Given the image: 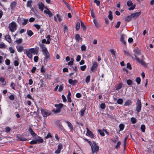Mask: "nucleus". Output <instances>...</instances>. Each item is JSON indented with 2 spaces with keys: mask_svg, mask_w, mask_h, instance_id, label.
<instances>
[{
  "mask_svg": "<svg viewBox=\"0 0 154 154\" xmlns=\"http://www.w3.org/2000/svg\"><path fill=\"white\" fill-rule=\"evenodd\" d=\"M86 68V65H84L81 66L80 68L81 70L82 71H84L85 70V69Z\"/></svg>",
  "mask_w": 154,
  "mask_h": 154,
  "instance_id": "obj_62",
  "label": "nucleus"
},
{
  "mask_svg": "<svg viewBox=\"0 0 154 154\" xmlns=\"http://www.w3.org/2000/svg\"><path fill=\"white\" fill-rule=\"evenodd\" d=\"M123 100L121 98H119L118 99L117 101V102L118 104H122V103Z\"/></svg>",
  "mask_w": 154,
  "mask_h": 154,
  "instance_id": "obj_39",
  "label": "nucleus"
},
{
  "mask_svg": "<svg viewBox=\"0 0 154 154\" xmlns=\"http://www.w3.org/2000/svg\"><path fill=\"white\" fill-rule=\"evenodd\" d=\"M127 4L128 6L129 7L132 5L133 3L131 0H129L127 2Z\"/></svg>",
  "mask_w": 154,
  "mask_h": 154,
  "instance_id": "obj_43",
  "label": "nucleus"
},
{
  "mask_svg": "<svg viewBox=\"0 0 154 154\" xmlns=\"http://www.w3.org/2000/svg\"><path fill=\"white\" fill-rule=\"evenodd\" d=\"M87 133L86 134H87L89 136L91 137L92 138H93L94 137V135L92 134V132L89 130V129L88 128H87Z\"/></svg>",
  "mask_w": 154,
  "mask_h": 154,
  "instance_id": "obj_11",
  "label": "nucleus"
},
{
  "mask_svg": "<svg viewBox=\"0 0 154 154\" xmlns=\"http://www.w3.org/2000/svg\"><path fill=\"white\" fill-rule=\"evenodd\" d=\"M131 121L133 124H135L137 120L136 118L134 117H132L131 118Z\"/></svg>",
  "mask_w": 154,
  "mask_h": 154,
  "instance_id": "obj_35",
  "label": "nucleus"
},
{
  "mask_svg": "<svg viewBox=\"0 0 154 154\" xmlns=\"http://www.w3.org/2000/svg\"><path fill=\"white\" fill-rule=\"evenodd\" d=\"M80 27V23L79 22H77L76 24L75 28L76 30L78 31L79 28Z\"/></svg>",
  "mask_w": 154,
  "mask_h": 154,
  "instance_id": "obj_34",
  "label": "nucleus"
},
{
  "mask_svg": "<svg viewBox=\"0 0 154 154\" xmlns=\"http://www.w3.org/2000/svg\"><path fill=\"white\" fill-rule=\"evenodd\" d=\"M88 143L90 145L92 154H97L99 149V146L94 141H93V143L90 141H88Z\"/></svg>",
  "mask_w": 154,
  "mask_h": 154,
  "instance_id": "obj_3",
  "label": "nucleus"
},
{
  "mask_svg": "<svg viewBox=\"0 0 154 154\" xmlns=\"http://www.w3.org/2000/svg\"><path fill=\"white\" fill-rule=\"evenodd\" d=\"M17 26L16 23L13 21L9 24L8 28L10 31L13 32L16 30Z\"/></svg>",
  "mask_w": 154,
  "mask_h": 154,
  "instance_id": "obj_4",
  "label": "nucleus"
},
{
  "mask_svg": "<svg viewBox=\"0 0 154 154\" xmlns=\"http://www.w3.org/2000/svg\"><path fill=\"white\" fill-rule=\"evenodd\" d=\"M44 12L45 14H48L50 17H51L53 16V13H54L50 11L48 8H47V10H45Z\"/></svg>",
  "mask_w": 154,
  "mask_h": 154,
  "instance_id": "obj_10",
  "label": "nucleus"
},
{
  "mask_svg": "<svg viewBox=\"0 0 154 154\" xmlns=\"http://www.w3.org/2000/svg\"><path fill=\"white\" fill-rule=\"evenodd\" d=\"M63 104L59 103L58 104H55V106L61 110V109L63 107Z\"/></svg>",
  "mask_w": 154,
  "mask_h": 154,
  "instance_id": "obj_25",
  "label": "nucleus"
},
{
  "mask_svg": "<svg viewBox=\"0 0 154 154\" xmlns=\"http://www.w3.org/2000/svg\"><path fill=\"white\" fill-rule=\"evenodd\" d=\"M0 81L2 82L3 85H5L6 84V82L5 81L4 78L2 77L0 78Z\"/></svg>",
  "mask_w": 154,
  "mask_h": 154,
  "instance_id": "obj_37",
  "label": "nucleus"
},
{
  "mask_svg": "<svg viewBox=\"0 0 154 154\" xmlns=\"http://www.w3.org/2000/svg\"><path fill=\"white\" fill-rule=\"evenodd\" d=\"M98 131L99 132L100 134L102 136H104L105 135V134L104 133V131L103 130V131L100 130H98Z\"/></svg>",
  "mask_w": 154,
  "mask_h": 154,
  "instance_id": "obj_45",
  "label": "nucleus"
},
{
  "mask_svg": "<svg viewBox=\"0 0 154 154\" xmlns=\"http://www.w3.org/2000/svg\"><path fill=\"white\" fill-rule=\"evenodd\" d=\"M36 140V141H37V142H38V143H42L43 141V139L39 136L37 137Z\"/></svg>",
  "mask_w": 154,
  "mask_h": 154,
  "instance_id": "obj_17",
  "label": "nucleus"
},
{
  "mask_svg": "<svg viewBox=\"0 0 154 154\" xmlns=\"http://www.w3.org/2000/svg\"><path fill=\"white\" fill-rule=\"evenodd\" d=\"M122 86V84L121 83H119V85H117L116 87V89L117 90H118L120 89Z\"/></svg>",
  "mask_w": 154,
  "mask_h": 154,
  "instance_id": "obj_31",
  "label": "nucleus"
},
{
  "mask_svg": "<svg viewBox=\"0 0 154 154\" xmlns=\"http://www.w3.org/2000/svg\"><path fill=\"white\" fill-rule=\"evenodd\" d=\"M40 82L41 83L40 84V87H42L44 85V82L42 79H41L40 81Z\"/></svg>",
  "mask_w": 154,
  "mask_h": 154,
  "instance_id": "obj_50",
  "label": "nucleus"
},
{
  "mask_svg": "<svg viewBox=\"0 0 154 154\" xmlns=\"http://www.w3.org/2000/svg\"><path fill=\"white\" fill-rule=\"evenodd\" d=\"M86 49V47L85 45H82L81 47V49L82 51H85Z\"/></svg>",
  "mask_w": 154,
  "mask_h": 154,
  "instance_id": "obj_51",
  "label": "nucleus"
},
{
  "mask_svg": "<svg viewBox=\"0 0 154 154\" xmlns=\"http://www.w3.org/2000/svg\"><path fill=\"white\" fill-rule=\"evenodd\" d=\"M38 50L39 48L38 47L30 48L28 50H26L25 54L29 58H32V54L37 55L38 52Z\"/></svg>",
  "mask_w": 154,
  "mask_h": 154,
  "instance_id": "obj_1",
  "label": "nucleus"
},
{
  "mask_svg": "<svg viewBox=\"0 0 154 154\" xmlns=\"http://www.w3.org/2000/svg\"><path fill=\"white\" fill-rule=\"evenodd\" d=\"M40 47L42 49V51L43 53V54L45 56V62L47 63L48 60L50 59V54L47 50L46 48L44 46L43 44H40Z\"/></svg>",
  "mask_w": 154,
  "mask_h": 154,
  "instance_id": "obj_2",
  "label": "nucleus"
},
{
  "mask_svg": "<svg viewBox=\"0 0 154 154\" xmlns=\"http://www.w3.org/2000/svg\"><path fill=\"white\" fill-rule=\"evenodd\" d=\"M63 148V146L61 144H59L58 146L57 149L61 151V149Z\"/></svg>",
  "mask_w": 154,
  "mask_h": 154,
  "instance_id": "obj_54",
  "label": "nucleus"
},
{
  "mask_svg": "<svg viewBox=\"0 0 154 154\" xmlns=\"http://www.w3.org/2000/svg\"><path fill=\"white\" fill-rule=\"evenodd\" d=\"M127 67L129 69H132L131 65L129 63H128L127 64Z\"/></svg>",
  "mask_w": 154,
  "mask_h": 154,
  "instance_id": "obj_61",
  "label": "nucleus"
},
{
  "mask_svg": "<svg viewBox=\"0 0 154 154\" xmlns=\"http://www.w3.org/2000/svg\"><path fill=\"white\" fill-rule=\"evenodd\" d=\"M128 135L125 138L124 142V147L125 149L126 144V140L128 138Z\"/></svg>",
  "mask_w": 154,
  "mask_h": 154,
  "instance_id": "obj_33",
  "label": "nucleus"
},
{
  "mask_svg": "<svg viewBox=\"0 0 154 154\" xmlns=\"http://www.w3.org/2000/svg\"><path fill=\"white\" fill-rule=\"evenodd\" d=\"M58 126L60 129L61 130H63L64 129L63 127L61 124H58Z\"/></svg>",
  "mask_w": 154,
  "mask_h": 154,
  "instance_id": "obj_55",
  "label": "nucleus"
},
{
  "mask_svg": "<svg viewBox=\"0 0 154 154\" xmlns=\"http://www.w3.org/2000/svg\"><path fill=\"white\" fill-rule=\"evenodd\" d=\"M38 8L41 10L42 11L43 10V8L44 7V5L42 2H39L38 4Z\"/></svg>",
  "mask_w": 154,
  "mask_h": 154,
  "instance_id": "obj_14",
  "label": "nucleus"
},
{
  "mask_svg": "<svg viewBox=\"0 0 154 154\" xmlns=\"http://www.w3.org/2000/svg\"><path fill=\"white\" fill-rule=\"evenodd\" d=\"M94 3H96L97 5L98 6L100 5V1L99 0H94Z\"/></svg>",
  "mask_w": 154,
  "mask_h": 154,
  "instance_id": "obj_63",
  "label": "nucleus"
},
{
  "mask_svg": "<svg viewBox=\"0 0 154 154\" xmlns=\"http://www.w3.org/2000/svg\"><path fill=\"white\" fill-rule=\"evenodd\" d=\"M132 103V102L130 100H128L125 102L124 104V106H129Z\"/></svg>",
  "mask_w": 154,
  "mask_h": 154,
  "instance_id": "obj_21",
  "label": "nucleus"
},
{
  "mask_svg": "<svg viewBox=\"0 0 154 154\" xmlns=\"http://www.w3.org/2000/svg\"><path fill=\"white\" fill-rule=\"evenodd\" d=\"M28 19H24V21L22 23V25H26L28 23Z\"/></svg>",
  "mask_w": 154,
  "mask_h": 154,
  "instance_id": "obj_53",
  "label": "nucleus"
},
{
  "mask_svg": "<svg viewBox=\"0 0 154 154\" xmlns=\"http://www.w3.org/2000/svg\"><path fill=\"white\" fill-rule=\"evenodd\" d=\"M98 66V65L97 62H94L91 68V70L93 72L95 70H96Z\"/></svg>",
  "mask_w": 154,
  "mask_h": 154,
  "instance_id": "obj_8",
  "label": "nucleus"
},
{
  "mask_svg": "<svg viewBox=\"0 0 154 154\" xmlns=\"http://www.w3.org/2000/svg\"><path fill=\"white\" fill-rule=\"evenodd\" d=\"M5 39L9 43H11V39L10 36L9 35H7L5 37Z\"/></svg>",
  "mask_w": 154,
  "mask_h": 154,
  "instance_id": "obj_18",
  "label": "nucleus"
},
{
  "mask_svg": "<svg viewBox=\"0 0 154 154\" xmlns=\"http://www.w3.org/2000/svg\"><path fill=\"white\" fill-rule=\"evenodd\" d=\"M140 128L143 132H145V126L144 125H142L141 126Z\"/></svg>",
  "mask_w": 154,
  "mask_h": 154,
  "instance_id": "obj_40",
  "label": "nucleus"
},
{
  "mask_svg": "<svg viewBox=\"0 0 154 154\" xmlns=\"http://www.w3.org/2000/svg\"><path fill=\"white\" fill-rule=\"evenodd\" d=\"M133 82L130 79L127 81V83L128 85H131L132 84Z\"/></svg>",
  "mask_w": 154,
  "mask_h": 154,
  "instance_id": "obj_46",
  "label": "nucleus"
},
{
  "mask_svg": "<svg viewBox=\"0 0 154 154\" xmlns=\"http://www.w3.org/2000/svg\"><path fill=\"white\" fill-rule=\"evenodd\" d=\"M81 21V27L84 30H85L86 29V27L84 25V23Z\"/></svg>",
  "mask_w": 154,
  "mask_h": 154,
  "instance_id": "obj_32",
  "label": "nucleus"
},
{
  "mask_svg": "<svg viewBox=\"0 0 154 154\" xmlns=\"http://www.w3.org/2000/svg\"><path fill=\"white\" fill-rule=\"evenodd\" d=\"M51 36L50 35H48L46 37V38L47 39V44H49L50 43V41L51 40V39L50 38Z\"/></svg>",
  "mask_w": 154,
  "mask_h": 154,
  "instance_id": "obj_29",
  "label": "nucleus"
},
{
  "mask_svg": "<svg viewBox=\"0 0 154 154\" xmlns=\"http://www.w3.org/2000/svg\"><path fill=\"white\" fill-rule=\"evenodd\" d=\"M135 4H134V5H132L131 7L129 8H128V10L130 11L133 10L135 8Z\"/></svg>",
  "mask_w": 154,
  "mask_h": 154,
  "instance_id": "obj_52",
  "label": "nucleus"
},
{
  "mask_svg": "<svg viewBox=\"0 0 154 154\" xmlns=\"http://www.w3.org/2000/svg\"><path fill=\"white\" fill-rule=\"evenodd\" d=\"M132 18L131 15L130 16H127L125 18V20L126 21L129 22L130 21Z\"/></svg>",
  "mask_w": 154,
  "mask_h": 154,
  "instance_id": "obj_30",
  "label": "nucleus"
},
{
  "mask_svg": "<svg viewBox=\"0 0 154 154\" xmlns=\"http://www.w3.org/2000/svg\"><path fill=\"white\" fill-rule=\"evenodd\" d=\"M17 3L15 2H13L11 3L10 5V7L11 8V9L12 10H13L14 9V8L16 5Z\"/></svg>",
  "mask_w": 154,
  "mask_h": 154,
  "instance_id": "obj_20",
  "label": "nucleus"
},
{
  "mask_svg": "<svg viewBox=\"0 0 154 154\" xmlns=\"http://www.w3.org/2000/svg\"><path fill=\"white\" fill-rule=\"evenodd\" d=\"M135 59L139 63L141 64L142 65L144 66H146V63L142 60L140 59L136 55L134 54Z\"/></svg>",
  "mask_w": 154,
  "mask_h": 154,
  "instance_id": "obj_7",
  "label": "nucleus"
},
{
  "mask_svg": "<svg viewBox=\"0 0 154 154\" xmlns=\"http://www.w3.org/2000/svg\"><path fill=\"white\" fill-rule=\"evenodd\" d=\"M141 13V12H137L135 13H134L131 14V15L132 17V18H136L137 17H138Z\"/></svg>",
  "mask_w": 154,
  "mask_h": 154,
  "instance_id": "obj_9",
  "label": "nucleus"
},
{
  "mask_svg": "<svg viewBox=\"0 0 154 154\" xmlns=\"http://www.w3.org/2000/svg\"><path fill=\"white\" fill-rule=\"evenodd\" d=\"M65 121L68 124V126L69 127L70 129L71 130H73V128L72 125L69 121Z\"/></svg>",
  "mask_w": 154,
  "mask_h": 154,
  "instance_id": "obj_22",
  "label": "nucleus"
},
{
  "mask_svg": "<svg viewBox=\"0 0 154 154\" xmlns=\"http://www.w3.org/2000/svg\"><path fill=\"white\" fill-rule=\"evenodd\" d=\"M100 107L102 109H104L106 108V105L105 103H102L100 104Z\"/></svg>",
  "mask_w": 154,
  "mask_h": 154,
  "instance_id": "obj_44",
  "label": "nucleus"
},
{
  "mask_svg": "<svg viewBox=\"0 0 154 154\" xmlns=\"http://www.w3.org/2000/svg\"><path fill=\"white\" fill-rule=\"evenodd\" d=\"M14 64L15 66H18L19 65V62L17 60L14 61Z\"/></svg>",
  "mask_w": 154,
  "mask_h": 154,
  "instance_id": "obj_64",
  "label": "nucleus"
},
{
  "mask_svg": "<svg viewBox=\"0 0 154 154\" xmlns=\"http://www.w3.org/2000/svg\"><path fill=\"white\" fill-rule=\"evenodd\" d=\"M17 51L21 52L23 50V47L22 46H20L17 47Z\"/></svg>",
  "mask_w": 154,
  "mask_h": 154,
  "instance_id": "obj_24",
  "label": "nucleus"
},
{
  "mask_svg": "<svg viewBox=\"0 0 154 154\" xmlns=\"http://www.w3.org/2000/svg\"><path fill=\"white\" fill-rule=\"evenodd\" d=\"M85 109H82L80 111V112L81 113L80 116H83L84 115L85 111Z\"/></svg>",
  "mask_w": 154,
  "mask_h": 154,
  "instance_id": "obj_38",
  "label": "nucleus"
},
{
  "mask_svg": "<svg viewBox=\"0 0 154 154\" xmlns=\"http://www.w3.org/2000/svg\"><path fill=\"white\" fill-rule=\"evenodd\" d=\"M136 81V82H137V84L138 85H139L140 82V77H137V78Z\"/></svg>",
  "mask_w": 154,
  "mask_h": 154,
  "instance_id": "obj_47",
  "label": "nucleus"
},
{
  "mask_svg": "<svg viewBox=\"0 0 154 154\" xmlns=\"http://www.w3.org/2000/svg\"><path fill=\"white\" fill-rule=\"evenodd\" d=\"M90 76L89 75H88L87 76L86 78L85 81L87 83H88L89 82L90 80Z\"/></svg>",
  "mask_w": 154,
  "mask_h": 154,
  "instance_id": "obj_48",
  "label": "nucleus"
},
{
  "mask_svg": "<svg viewBox=\"0 0 154 154\" xmlns=\"http://www.w3.org/2000/svg\"><path fill=\"white\" fill-rule=\"evenodd\" d=\"M75 39L78 42H79L80 40L82 39V38L80 37V35L79 34H76Z\"/></svg>",
  "mask_w": 154,
  "mask_h": 154,
  "instance_id": "obj_27",
  "label": "nucleus"
},
{
  "mask_svg": "<svg viewBox=\"0 0 154 154\" xmlns=\"http://www.w3.org/2000/svg\"><path fill=\"white\" fill-rule=\"evenodd\" d=\"M71 60L69 61L68 63V65L69 66V65H73V59L71 58Z\"/></svg>",
  "mask_w": 154,
  "mask_h": 154,
  "instance_id": "obj_58",
  "label": "nucleus"
},
{
  "mask_svg": "<svg viewBox=\"0 0 154 154\" xmlns=\"http://www.w3.org/2000/svg\"><path fill=\"white\" fill-rule=\"evenodd\" d=\"M9 50L11 53L13 54L14 53V50L13 48L12 47H9Z\"/></svg>",
  "mask_w": 154,
  "mask_h": 154,
  "instance_id": "obj_56",
  "label": "nucleus"
},
{
  "mask_svg": "<svg viewBox=\"0 0 154 154\" xmlns=\"http://www.w3.org/2000/svg\"><path fill=\"white\" fill-rule=\"evenodd\" d=\"M34 26L38 30L40 28V26L39 25L35 24Z\"/></svg>",
  "mask_w": 154,
  "mask_h": 154,
  "instance_id": "obj_59",
  "label": "nucleus"
},
{
  "mask_svg": "<svg viewBox=\"0 0 154 154\" xmlns=\"http://www.w3.org/2000/svg\"><path fill=\"white\" fill-rule=\"evenodd\" d=\"M5 63L6 65H9L10 64V61L9 60L7 59L5 61Z\"/></svg>",
  "mask_w": 154,
  "mask_h": 154,
  "instance_id": "obj_57",
  "label": "nucleus"
},
{
  "mask_svg": "<svg viewBox=\"0 0 154 154\" xmlns=\"http://www.w3.org/2000/svg\"><path fill=\"white\" fill-rule=\"evenodd\" d=\"M63 85H60L59 86V88L58 89L59 91L61 92L62 91V90L63 89Z\"/></svg>",
  "mask_w": 154,
  "mask_h": 154,
  "instance_id": "obj_49",
  "label": "nucleus"
},
{
  "mask_svg": "<svg viewBox=\"0 0 154 154\" xmlns=\"http://www.w3.org/2000/svg\"><path fill=\"white\" fill-rule=\"evenodd\" d=\"M38 57L37 56H35L34 57V60L35 62H38Z\"/></svg>",
  "mask_w": 154,
  "mask_h": 154,
  "instance_id": "obj_60",
  "label": "nucleus"
},
{
  "mask_svg": "<svg viewBox=\"0 0 154 154\" xmlns=\"http://www.w3.org/2000/svg\"><path fill=\"white\" fill-rule=\"evenodd\" d=\"M17 137L18 139L20 141H25L26 140V139L23 137L21 135H17Z\"/></svg>",
  "mask_w": 154,
  "mask_h": 154,
  "instance_id": "obj_13",
  "label": "nucleus"
},
{
  "mask_svg": "<svg viewBox=\"0 0 154 154\" xmlns=\"http://www.w3.org/2000/svg\"><path fill=\"white\" fill-rule=\"evenodd\" d=\"M108 17L110 20H112L113 18L112 12L110 11H109V15H108Z\"/></svg>",
  "mask_w": 154,
  "mask_h": 154,
  "instance_id": "obj_28",
  "label": "nucleus"
},
{
  "mask_svg": "<svg viewBox=\"0 0 154 154\" xmlns=\"http://www.w3.org/2000/svg\"><path fill=\"white\" fill-rule=\"evenodd\" d=\"M93 22L96 27L97 28H99L100 27V24L95 19H94L93 20Z\"/></svg>",
  "mask_w": 154,
  "mask_h": 154,
  "instance_id": "obj_23",
  "label": "nucleus"
},
{
  "mask_svg": "<svg viewBox=\"0 0 154 154\" xmlns=\"http://www.w3.org/2000/svg\"><path fill=\"white\" fill-rule=\"evenodd\" d=\"M119 127L120 128V131H122L124 128V125L123 124H121L119 125Z\"/></svg>",
  "mask_w": 154,
  "mask_h": 154,
  "instance_id": "obj_41",
  "label": "nucleus"
},
{
  "mask_svg": "<svg viewBox=\"0 0 154 154\" xmlns=\"http://www.w3.org/2000/svg\"><path fill=\"white\" fill-rule=\"evenodd\" d=\"M41 113L44 117H46L51 114V112L47 109H41Z\"/></svg>",
  "mask_w": 154,
  "mask_h": 154,
  "instance_id": "obj_5",
  "label": "nucleus"
},
{
  "mask_svg": "<svg viewBox=\"0 0 154 154\" xmlns=\"http://www.w3.org/2000/svg\"><path fill=\"white\" fill-rule=\"evenodd\" d=\"M27 33L29 36L30 37L33 34V32L30 30H28L27 31Z\"/></svg>",
  "mask_w": 154,
  "mask_h": 154,
  "instance_id": "obj_26",
  "label": "nucleus"
},
{
  "mask_svg": "<svg viewBox=\"0 0 154 154\" xmlns=\"http://www.w3.org/2000/svg\"><path fill=\"white\" fill-rule=\"evenodd\" d=\"M125 36V35H124V34H122L121 36L120 39L121 41L124 45H126V42H125V41L124 40V38Z\"/></svg>",
  "mask_w": 154,
  "mask_h": 154,
  "instance_id": "obj_16",
  "label": "nucleus"
},
{
  "mask_svg": "<svg viewBox=\"0 0 154 154\" xmlns=\"http://www.w3.org/2000/svg\"><path fill=\"white\" fill-rule=\"evenodd\" d=\"M32 1L31 0L28 1L26 4V6L31 8L32 7Z\"/></svg>",
  "mask_w": 154,
  "mask_h": 154,
  "instance_id": "obj_19",
  "label": "nucleus"
},
{
  "mask_svg": "<svg viewBox=\"0 0 154 154\" xmlns=\"http://www.w3.org/2000/svg\"><path fill=\"white\" fill-rule=\"evenodd\" d=\"M141 104L140 100L138 99L136 104V110L137 112H140L141 110Z\"/></svg>",
  "mask_w": 154,
  "mask_h": 154,
  "instance_id": "obj_6",
  "label": "nucleus"
},
{
  "mask_svg": "<svg viewBox=\"0 0 154 154\" xmlns=\"http://www.w3.org/2000/svg\"><path fill=\"white\" fill-rule=\"evenodd\" d=\"M22 41L23 40L22 38H20L16 40L15 42L17 43L18 44H20L22 42Z\"/></svg>",
  "mask_w": 154,
  "mask_h": 154,
  "instance_id": "obj_42",
  "label": "nucleus"
},
{
  "mask_svg": "<svg viewBox=\"0 0 154 154\" xmlns=\"http://www.w3.org/2000/svg\"><path fill=\"white\" fill-rule=\"evenodd\" d=\"M121 144V142L119 141L117 143L116 145L115 146V148L116 149H118L119 147L120 146Z\"/></svg>",
  "mask_w": 154,
  "mask_h": 154,
  "instance_id": "obj_36",
  "label": "nucleus"
},
{
  "mask_svg": "<svg viewBox=\"0 0 154 154\" xmlns=\"http://www.w3.org/2000/svg\"><path fill=\"white\" fill-rule=\"evenodd\" d=\"M77 82V80H73L71 79H69L68 81L69 83L72 85H74Z\"/></svg>",
  "mask_w": 154,
  "mask_h": 154,
  "instance_id": "obj_12",
  "label": "nucleus"
},
{
  "mask_svg": "<svg viewBox=\"0 0 154 154\" xmlns=\"http://www.w3.org/2000/svg\"><path fill=\"white\" fill-rule=\"evenodd\" d=\"M29 131L32 136L33 137H35L36 136V134L33 131L32 129L31 128H29Z\"/></svg>",
  "mask_w": 154,
  "mask_h": 154,
  "instance_id": "obj_15",
  "label": "nucleus"
}]
</instances>
